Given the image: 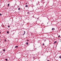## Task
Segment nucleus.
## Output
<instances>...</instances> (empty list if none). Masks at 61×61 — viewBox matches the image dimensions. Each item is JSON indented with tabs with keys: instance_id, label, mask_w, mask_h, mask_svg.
<instances>
[{
	"instance_id": "1",
	"label": "nucleus",
	"mask_w": 61,
	"mask_h": 61,
	"mask_svg": "<svg viewBox=\"0 0 61 61\" xmlns=\"http://www.w3.org/2000/svg\"><path fill=\"white\" fill-rule=\"evenodd\" d=\"M21 9H20V8H18V10H20Z\"/></svg>"
},
{
	"instance_id": "2",
	"label": "nucleus",
	"mask_w": 61,
	"mask_h": 61,
	"mask_svg": "<svg viewBox=\"0 0 61 61\" xmlns=\"http://www.w3.org/2000/svg\"><path fill=\"white\" fill-rule=\"evenodd\" d=\"M24 34H23V35H25V31H24Z\"/></svg>"
},
{
	"instance_id": "3",
	"label": "nucleus",
	"mask_w": 61,
	"mask_h": 61,
	"mask_svg": "<svg viewBox=\"0 0 61 61\" xmlns=\"http://www.w3.org/2000/svg\"><path fill=\"white\" fill-rule=\"evenodd\" d=\"M56 43H57V42L56 41H55L54 42V44H56Z\"/></svg>"
},
{
	"instance_id": "4",
	"label": "nucleus",
	"mask_w": 61,
	"mask_h": 61,
	"mask_svg": "<svg viewBox=\"0 0 61 61\" xmlns=\"http://www.w3.org/2000/svg\"><path fill=\"white\" fill-rule=\"evenodd\" d=\"M15 48H17V47H18V46H15Z\"/></svg>"
},
{
	"instance_id": "5",
	"label": "nucleus",
	"mask_w": 61,
	"mask_h": 61,
	"mask_svg": "<svg viewBox=\"0 0 61 61\" xmlns=\"http://www.w3.org/2000/svg\"><path fill=\"white\" fill-rule=\"evenodd\" d=\"M44 1V0H41V2H43V1Z\"/></svg>"
},
{
	"instance_id": "6",
	"label": "nucleus",
	"mask_w": 61,
	"mask_h": 61,
	"mask_svg": "<svg viewBox=\"0 0 61 61\" xmlns=\"http://www.w3.org/2000/svg\"><path fill=\"white\" fill-rule=\"evenodd\" d=\"M25 7H28V6H27V5H26L25 6Z\"/></svg>"
},
{
	"instance_id": "7",
	"label": "nucleus",
	"mask_w": 61,
	"mask_h": 61,
	"mask_svg": "<svg viewBox=\"0 0 61 61\" xmlns=\"http://www.w3.org/2000/svg\"><path fill=\"white\" fill-rule=\"evenodd\" d=\"M59 58L61 59V56H59Z\"/></svg>"
},
{
	"instance_id": "8",
	"label": "nucleus",
	"mask_w": 61,
	"mask_h": 61,
	"mask_svg": "<svg viewBox=\"0 0 61 61\" xmlns=\"http://www.w3.org/2000/svg\"><path fill=\"white\" fill-rule=\"evenodd\" d=\"M26 44L27 45H28V42H26Z\"/></svg>"
},
{
	"instance_id": "9",
	"label": "nucleus",
	"mask_w": 61,
	"mask_h": 61,
	"mask_svg": "<svg viewBox=\"0 0 61 61\" xmlns=\"http://www.w3.org/2000/svg\"><path fill=\"white\" fill-rule=\"evenodd\" d=\"M7 33L8 34V33H9V31H7Z\"/></svg>"
},
{
	"instance_id": "10",
	"label": "nucleus",
	"mask_w": 61,
	"mask_h": 61,
	"mask_svg": "<svg viewBox=\"0 0 61 61\" xmlns=\"http://www.w3.org/2000/svg\"><path fill=\"white\" fill-rule=\"evenodd\" d=\"M45 45V44H44V43H43V45H42V46H44V45Z\"/></svg>"
},
{
	"instance_id": "11",
	"label": "nucleus",
	"mask_w": 61,
	"mask_h": 61,
	"mask_svg": "<svg viewBox=\"0 0 61 61\" xmlns=\"http://www.w3.org/2000/svg\"><path fill=\"white\" fill-rule=\"evenodd\" d=\"M54 30V28H52V30Z\"/></svg>"
},
{
	"instance_id": "12",
	"label": "nucleus",
	"mask_w": 61,
	"mask_h": 61,
	"mask_svg": "<svg viewBox=\"0 0 61 61\" xmlns=\"http://www.w3.org/2000/svg\"><path fill=\"white\" fill-rule=\"evenodd\" d=\"M9 4H8V6H9Z\"/></svg>"
},
{
	"instance_id": "13",
	"label": "nucleus",
	"mask_w": 61,
	"mask_h": 61,
	"mask_svg": "<svg viewBox=\"0 0 61 61\" xmlns=\"http://www.w3.org/2000/svg\"><path fill=\"white\" fill-rule=\"evenodd\" d=\"M5 60H6V61H7V59H6Z\"/></svg>"
},
{
	"instance_id": "14",
	"label": "nucleus",
	"mask_w": 61,
	"mask_h": 61,
	"mask_svg": "<svg viewBox=\"0 0 61 61\" xmlns=\"http://www.w3.org/2000/svg\"><path fill=\"white\" fill-rule=\"evenodd\" d=\"M2 15L0 13V15Z\"/></svg>"
},
{
	"instance_id": "15",
	"label": "nucleus",
	"mask_w": 61,
	"mask_h": 61,
	"mask_svg": "<svg viewBox=\"0 0 61 61\" xmlns=\"http://www.w3.org/2000/svg\"><path fill=\"white\" fill-rule=\"evenodd\" d=\"M3 51H5V49H3Z\"/></svg>"
},
{
	"instance_id": "16",
	"label": "nucleus",
	"mask_w": 61,
	"mask_h": 61,
	"mask_svg": "<svg viewBox=\"0 0 61 61\" xmlns=\"http://www.w3.org/2000/svg\"><path fill=\"white\" fill-rule=\"evenodd\" d=\"M27 14H29V12H27Z\"/></svg>"
},
{
	"instance_id": "17",
	"label": "nucleus",
	"mask_w": 61,
	"mask_h": 61,
	"mask_svg": "<svg viewBox=\"0 0 61 61\" xmlns=\"http://www.w3.org/2000/svg\"><path fill=\"white\" fill-rule=\"evenodd\" d=\"M60 35H59L58 37H60Z\"/></svg>"
},
{
	"instance_id": "18",
	"label": "nucleus",
	"mask_w": 61,
	"mask_h": 61,
	"mask_svg": "<svg viewBox=\"0 0 61 61\" xmlns=\"http://www.w3.org/2000/svg\"><path fill=\"white\" fill-rule=\"evenodd\" d=\"M5 41H6V39H5Z\"/></svg>"
},
{
	"instance_id": "19",
	"label": "nucleus",
	"mask_w": 61,
	"mask_h": 61,
	"mask_svg": "<svg viewBox=\"0 0 61 61\" xmlns=\"http://www.w3.org/2000/svg\"><path fill=\"white\" fill-rule=\"evenodd\" d=\"M8 27H10V26H9V25L8 26Z\"/></svg>"
},
{
	"instance_id": "20",
	"label": "nucleus",
	"mask_w": 61,
	"mask_h": 61,
	"mask_svg": "<svg viewBox=\"0 0 61 61\" xmlns=\"http://www.w3.org/2000/svg\"><path fill=\"white\" fill-rule=\"evenodd\" d=\"M27 41H29V40H27Z\"/></svg>"
},
{
	"instance_id": "21",
	"label": "nucleus",
	"mask_w": 61,
	"mask_h": 61,
	"mask_svg": "<svg viewBox=\"0 0 61 61\" xmlns=\"http://www.w3.org/2000/svg\"><path fill=\"white\" fill-rule=\"evenodd\" d=\"M33 58L34 59H35V57H33Z\"/></svg>"
},
{
	"instance_id": "22",
	"label": "nucleus",
	"mask_w": 61,
	"mask_h": 61,
	"mask_svg": "<svg viewBox=\"0 0 61 61\" xmlns=\"http://www.w3.org/2000/svg\"><path fill=\"white\" fill-rule=\"evenodd\" d=\"M37 20H38L39 18H37Z\"/></svg>"
},
{
	"instance_id": "23",
	"label": "nucleus",
	"mask_w": 61,
	"mask_h": 61,
	"mask_svg": "<svg viewBox=\"0 0 61 61\" xmlns=\"http://www.w3.org/2000/svg\"><path fill=\"white\" fill-rule=\"evenodd\" d=\"M2 51H1V52H0V53H2Z\"/></svg>"
},
{
	"instance_id": "24",
	"label": "nucleus",
	"mask_w": 61,
	"mask_h": 61,
	"mask_svg": "<svg viewBox=\"0 0 61 61\" xmlns=\"http://www.w3.org/2000/svg\"><path fill=\"white\" fill-rule=\"evenodd\" d=\"M27 4V3H26V4Z\"/></svg>"
},
{
	"instance_id": "25",
	"label": "nucleus",
	"mask_w": 61,
	"mask_h": 61,
	"mask_svg": "<svg viewBox=\"0 0 61 61\" xmlns=\"http://www.w3.org/2000/svg\"><path fill=\"white\" fill-rule=\"evenodd\" d=\"M49 61V60H48V61Z\"/></svg>"
},
{
	"instance_id": "26",
	"label": "nucleus",
	"mask_w": 61,
	"mask_h": 61,
	"mask_svg": "<svg viewBox=\"0 0 61 61\" xmlns=\"http://www.w3.org/2000/svg\"><path fill=\"white\" fill-rule=\"evenodd\" d=\"M53 30H55V29H54Z\"/></svg>"
},
{
	"instance_id": "27",
	"label": "nucleus",
	"mask_w": 61,
	"mask_h": 61,
	"mask_svg": "<svg viewBox=\"0 0 61 61\" xmlns=\"http://www.w3.org/2000/svg\"><path fill=\"white\" fill-rule=\"evenodd\" d=\"M1 33V32L0 31V34Z\"/></svg>"
},
{
	"instance_id": "28",
	"label": "nucleus",
	"mask_w": 61,
	"mask_h": 61,
	"mask_svg": "<svg viewBox=\"0 0 61 61\" xmlns=\"http://www.w3.org/2000/svg\"><path fill=\"white\" fill-rule=\"evenodd\" d=\"M60 42H61V41H60Z\"/></svg>"
},
{
	"instance_id": "29",
	"label": "nucleus",
	"mask_w": 61,
	"mask_h": 61,
	"mask_svg": "<svg viewBox=\"0 0 61 61\" xmlns=\"http://www.w3.org/2000/svg\"><path fill=\"white\" fill-rule=\"evenodd\" d=\"M31 35H32V34H31Z\"/></svg>"
}]
</instances>
